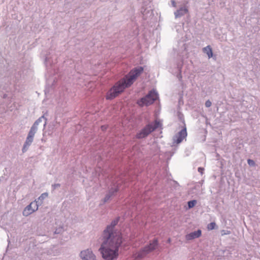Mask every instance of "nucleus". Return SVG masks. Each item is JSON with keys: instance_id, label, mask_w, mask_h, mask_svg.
<instances>
[{"instance_id": "f257e3e1", "label": "nucleus", "mask_w": 260, "mask_h": 260, "mask_svg": "<svg viewBox=\"0 0 260 260\" xmlns=\"http://www.w3.org/2000/svg\"><path fill=\"white\" fill-rule=\"evenodd\" d=\"M143 71V68L142 67H138L132 70L124 78L117 82L108 91L106 99L112 100L117 97L125 88L131 86Z\"/></svg>"}, {"instance_id": "f03ea898", "label": "nucleus", "mask_w": 260, "mask_h": 260, "mask_svg": "<svg viewBox=\"0 0 260 260\" xmlns=\"http://www.w3.org/2000/svg\"><path fill=\"white\" fill-rule=\"evenodd\" d=\"M118 223V220H114L104 231L103 237L105 239L103 244H121L122 242L121 234L119 232H113L114 226Z\"/></svg>"}, {"instance_id": "7ed1b4c3", "label": "nucleus", "mask_w": 260, "mask_h": 260, "mask_svg": "<svg viewBox=\"0 0 260 260\" xmlns=\"http://www.w3.org/2000/svg\"><path fill=\"white\" fill-rule=\"evenodd\" d=\"M101 245L99 251L102 254V257L105 260H114L118 256L119 246L120 245H115L114 247H110L112 245Z\"/></svg>"}, {"instance_id": "20e7f679", "label": "nucleus", "mask_w": 260, "mask_h": 260, "mask_svg": "<svg viewBox=\"0 0 260 260\" xmlns=\"http://www.w3.org/2000/svg\"><path fill=\"white\" fill-rule=\"evenodd\" d=\"M158 98V95L155 90L153 89L149 92L147 95L142 98L138 102L139 106H149L152 104Z\"/></svg>"}, {"instance_id": "39448f33", "label": "nucleus", "mask_w": 260, "mask_h": 260, "mask_svg": "<svg viewBox=\"0 0 260 260\" xmlns=\"http://www.w3.org/2000/svg\"><path fill=\"white\" fill-rule=\"evenodd\" d=\"M41 118L38 119L36 121H35V122L34 123L33 125L31 127L23 148V151H24L25 148L27 147V146H29L32 143L35 134H36L37 131V126L39 123L41 122Z\"/></svg>"}, {"instance_id": "423d86ee", "label": "nucleus", "mask_w": 260, "mask_h": 260, "mask_svg": "<svg viewBox=\"0 0 260 260\" xmlns=\"http://www.w3.org/2000/svg\"><path fill=\"white\" fill-rule=\"evenodd\" d=\"M157 245H146L143 249H142L137 253V258L141 259L143 258L147 254L154 250L156 248Z\"/></svg>"}, {"instance_id": "0eeeda50", "label": "nucleus", "mask_w": 260, "mask_h": 260, "mask_svg": "<svg viewBox=\"0 0 260 260\" xmlns=\"http://www.w3.org/2000/svg\"><path fill=\"white\" fill-rule=\"evenodd\" d=\"M80 256L82 260H96L94 254L89 249L81 251Z\"/></svg>"}, {"instance_id": "6e6552de", "label": "nucleus", "mask_w": 260, "mask_h": 260, "mask_svg": "<svg viewBox=\"0 0 260 260\" xmlns=\"http://www.w3.org/2000/svg\"><path fill=\"white\" fill-rule=\"evenodd\" d=\"M153 131V125L152 124H148L140 133L137 134L136 137L138 139L145 138Z\"/></svg>"}, {"instance_id": "1a4fd4ad", "label": "nucleus", "mask_w": 260, "mask_h": 260, "mask_svg": "<svg viewBox=\"0 0 260 260\" xmlns=\"http://www.w3.org/2000/svg\"><path fill=\"white\" fill-rule=\"evenodd\" d=\"M38 208V205L37 204V202H31L24 209L23 211V214L24 216H27L37 210Z\"/></svg>"}, {"instance_id": "9d476101", "label": "nucleus", "mask_w": 260, "mask_h": 260, "mask_svg": "<svg viewBox=\"0 0 260 260\" xmlns=\"http://www.w3.org/2000/svg\"><path fill=\"white\" fill-rule=\"evenodd\" d=\"M201 231L198 230L197 231L191 232L186 235V239L187 240H192L195 238H197L201 235Z\"/></svg>"}, {"instance_id": "9b49d317", "label": "nucleus", "mask_w": 260, "mask_h": 260, "mask_svg": "<svg viewBox=\"0 0 260 260\" xmlns=\"http://www.w3.org/2000/svg\"><path fill=\"white\" fill-rule=\"evenodd\" d=\"M187 136V132L186 128L181 130L178 134V136H177V142L178 143H180L183 140L184 138L186 137Z\"/></svg>"}, {"instance_id": "f8f14e48", "label": "nucleus", "mask_w": 260, "mask_h": 260, "mask_svg": "<svg viewBox=\"0 0 260 260\" xmlns=\"http://www.w3.org/2000/svg\"><path fill=\"white\" fill-rule=\"evenodd\" d=\"M188 13V9L186 8H181L177 10L175 15L176 17H181V16Z\"/></svg>"}, {"instance_id": "ddd939ff", "label": "nucleus", "mask_w": 260, "mask_h": 260, "mask_svg": "<svg viewBox=\"0 0 260 260\" xmlns=\"http://www.w3.org/2000/svg\"><path fill=\"white\" fill-rule=\"evenodd\" d=\"M203 51L208 55L209 58L213 56L212 50L210 46L204 47L203 49Z\"/></svg>"}, {"instance_id": "4468645a", "label": "nucleus", "mask_w": 260, "mask_h": 260, "mask_svg": "<svg viewBox=\"0 0 260 260\" xmlns=\"http://www.w3.org/2000/svg\"><path fill=\"white\" fill-rule=\"evenodd\" d=\"M118 187H116L115 188H114V189L113 190V189H111V190L110 191V192H109V194H110V195H107L105 198V202H106L107 200H109V199L110 198V197L112 196L114 193L115 192H116L118 190Z\"/></svg>"}, {"instance_id": "2eb2a0df", "label": "nucleus", "mask_w": 260, "mask_h": 260, "mask_svg": "<svg viewBox=\"0 0 260 260\" xmlns=\"http://www.w3.org/2000/svg\"><path fill=\"white\" fill-rule=\"evenodd\" d=\"M197 204L196 200H192L188 202V206L189 208L193 207Z\"/></svg>"}, {"instance_id": "dca6fc26", "label": "nucleus", "mask_w": 260, "mask_h": 260, "mask_svg": "<svg viewBox=\"0 0 260 260\" xmlns=\"http://www.w3.org/2000/svg\"><path fill=\"white\" fill-rule=\"evenodd\" d=\"M216 223L215 222H211L208 224L207 229L208 230H212L215 228Z\"/></svg>"}, {"instance_id": "f3484780", "label": "nucleus", "mask_w": 260, "mask_h": 260, "mask_svg": "<svg viewBox=\"0 0 260 260\" xmlns=\"http://www.w3.org/2000/svg\"><path fill=\"white\" fill-rule=\"evenodd\" d=\"M161 122L159 121L155 120L154 123V125L153 126V128H154V130L159 126H161Z\"/></svg>"}, {"instance_id": "a211bd4d", "label": "nucleus", "mask_w": 260, "mask_h": 260, "mask_svg": "<svg viewBox=\"0 0 260 260\" xmlns=\"http://www.w3.org/2000/svg\"><path fill=\"white\" fill-rule=\"evenodd\" d=\"M48 197V193H43L41 194V196L39 198L38 200H43L44 199Z\"/></svg>"}, {"instance_id": "6ab92c4d", "label": "nucleus", "mask_w": 260, "mask_h": 260, "mask_svg": "<svg viewBox=\"0 0 260 260\" xmlns=\"http://www.w3.org/2000/svg\"><path fill=\"white\" fill-rule=\"evenodd\" d=\"M231 234V232L230 231H225V230H222L221 231V235H229Z\"/></svg>"}, {"instance_id": "aec40b11", "label": "nucleus", "mask_w": 260, "mask_h": 260, "mask_svg": "<svg viewBox=\"0 0 260 260\" xmlns=\"http://www.w3.org/2000/svg\"><path fill=\"white\" fill-rule=\"evenodd\" d=\"M247 162L250 166H254L255 165L254 161L251 159H248Z\"/></svg>"}, {"instance_id": "412c9836", "label": "nucleus", "mask_w": 260, "mask_h": 260, "mask_svg": "<svg viewBox=\"0 0 260 260\" xmlns=\"http://www.w3.org/2000/svg\"><path fill=\"white\" fill-rule=\"evenodd\" d=\"M211 102L209 100L207 101L205 103V106L207 107H210L211 106Z\"/></svg>"}, {"instance_id": "4be33fe9", "label": "nucleus", "mask_w": 260, "mask_h": 260, "mask_svg": "<svg viewBox=\"0 0 260 260\" xmlns=\"http://www.w3.org/2000/svg\"><path fill=\"white\" fill-rule=\"evenodd\" d=\"M198 171L201 174H203V172H204V169L203 168H202V167H199V168H198Z\"/></svg>"}, {"instance_id": "5701e85b", "label": "nucleus", "mask_w": 260, "mask_h": 260, "mask_svg": "<svg viewBox=\"0 0 260 260\" xmlns=\"http://www.w3.org/2000/svg\"><path fill=\"white\" fill-rule=\"evenodd\" d=\"M107 128V126L106 125H103L101 126V129L102 131H104Z\"/></svg>"}, {"instance_id": "b1692460", "label": "nucleus", "mask_w": 260, "mask_h": 260, "mask_svg": "<svg viewBox=\"0 0 260 260\" xmlns=\"http://www.w3.org/2000/svg\"><path fill=\"white\" fill-rule=\"evenodd\" d=\"M61 231H62V229H60V230H59V231L58 232H57L56 231H55V233H58H58H59Z\"/></svg>"}, {"instance_id": "393cba45", "label": "nucleus", "mask_w": 260, "mask_h": 260, "mask_svg": "<svg viewBox=\"0 0 260 260\" xmlns=\"http://www.w3.org/2000/svg\"><path fill=\"white\" fill-rule=\"evenodd\" d=\"M172 2H173V5L174 6H175V2H174V1H173Z\"/></svg>"}]
</instances>
